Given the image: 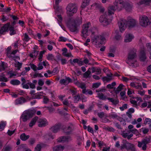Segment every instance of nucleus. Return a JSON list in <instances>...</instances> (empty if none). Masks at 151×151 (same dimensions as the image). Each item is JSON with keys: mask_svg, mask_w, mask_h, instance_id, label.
<instances>
[{"mask_svg": "<svg viewBox=\"0 0 151 151\" xmlns=\"http://www.w3.org/2000/svg\"><path fill=\"white\" fill-rule=\"evenodd\" d=\"M29 65L30 66L31 68L34 71H35L37 70V66L34 64L30 63Z\"/></svg>", "mask_w": 151, "mask_h": 151, "instance_id": "680f3d73", "label": "nucleus"}, {"mask_svg": "<svg viewBox=\"0 0 151 151\" xmlns=\"http://www.w3.org/2000/svg\"><path fill=\"white\" fill-rule=\"evenodd\" d=\"M62 51V55L65 57H71L72 56L70 52L68 51L66 48H64L63 49Z\"/></svg>", "mask_w": 151, "mask_h": 151, "instance_id": "393cba45", "label": "nucleus"}, {"mask_svg": "<svg viewBox=\"0 0 151 151\" xmlns=\"http://www.w3.org/2000/svg\"><path fill=\"white\" fill-rule=\"evenodd\" d=\"M137 23V21L132 18H130L127 21V25L129 28H131L135 26Z\"/></svg>", "mask_w": 151, "mask_h": 151, "instance_id": "ddd939ff", "label": "nucleus"}, {"mask_svg": "<svg viewBox=\"0 0 151 151\" xmlns=\"http://www.w3.org/2000/svg\"><path fill=\"white\" fill-rule=\"evenodd\" d=\"M97 31L96 28L94 27H91V23L88 22L83 25L81 35L86 38L89 35V32L91 33V35H94Z\"/></svg>", "mask_w": 151, "mask_h": 151, "instance_id": "7ed1b4c3", "label": "nucleus"}, {"mask_svg": "<svg viewBox=\"0 0 151 151\" xmlns=\"http://www.w3.org/2000/svg\"><path fill=\"white\" fill-rule=\"evenodd\" d=\"M124 3L123 0H115L113 5L118 11L122 10L124 7Z\"/></svg>", "mask_w": 151, "mask_h": 151, "instance_id": "1a4fd4ad", "label": "nucleus"}, {"mask_svg": "<svg viewBox=\"0 0 151 151\" xmlns=\"http://www.w3.org/2000/svg\"><path fill=\"white\" fill-rule=\"evenodd\" d=\"M35 113L36 110L34 109L26 110L23 113L21 116L20 119L23 122H26Z\"/></svg>", "mask_w": 151, "mask_h": 151, "instance_id": "423d86ee", "label": "nucleus"}, {"mask_svg": "<svg viewBox=\"0 0 151 151\" xmlns=\"http://www.w3.org/2000/svg\"><path fill=\"white\" fill-rule=\"evenodd\" d=\"M61 127V124L58 123L53 126L50 128V130L53 132L56 133L60 130Z\"/></svg>", "mask_w": 151, "mask_h": 151, "instance_id": "dca6fc26", "label": "nucleus"}, {"mask_svg": "<svg viewBox=\"0 0 151 151\" xmlns=\"http://www.w3.org/2000/svg\"><path fill=\"white\" fill-rule=\"evenodd\" d=\"M11 50V47L10 46H9L7 48L6 50V52L7 56L10 55V53L12 52Z\"/></svg>", "mask_w": 151, "mask_h": 151, "instance_id": "4d7b16f0", "label": "nucleus"}, {"mask_svg": "<svg viewBox=\"0 0 151 151\" xmlns=\"http://www.w3.org/2000/svg\"><path fill=\"white\" fill-rule=\"evenodd\" d=\"M6 124V122L3 121H1L0 123V131H1L4 129Z\"/></svg>", "mask_w": 151, "mask_h": 151, "instance_id": "37998d69", "label": "nucleus"}, {"mask_svg": "<svg viewBox=\"0 0 151 151\" xmlns=\"http://www.w3.org/2000/svg\"><path fill=\"white\" fill-rule=\"evenodd\" d=\"M116 85V83L115 82H112L111 84H108L106 86V88L109 89H111L113 88L114 86H115Z\"/></svg>", "mask_w": 151, "mask_h": 151, "instance_id": "09e8293b", "label": "nucleus"}, {"mask_svg": "<svg viewBox=\"0 0 151 151\" xmlns=\"http://www.w3.org/2000/svg\"><path fill=\"white\" fill-rule=\"evenodd\" d=\"M8 29L9 31L10 35H13L16 33V31L14 29V28L13 26L10 25L9 24L8 27Z\"/></svg>", "mask_w": 151, "mask_h": 151, "instance_id": "72a5a7b5", "label": "nucleus"}, {"mask_svg": "<svg viewBox=\"0 0 151 151\" xmlns=\"http://www.w3.org/2000/svg\"><path fill=\"white\" fill-rule=\"evenodd\" d=\"M118 24L120 31L121 32L125 30L127 26V21L124 19H121Z\"/></svg>", "mask_w": 151, "mask_h": 151, "instance_id": "9b49d317", "label": "nucleus"}, {"mask_svg": "<svg viewBox=\"0 0 151 151\" xmlns=\"http://www.w3.org/2000/svg\"><path fill=\"white\" fill-rule=\"evenodd\" d=\"M10 83L14 85H17L20 84V81L18 80H13L10 81Z\"/></svg>", "mask_w": 151, "mask_h": 151, "instance_id": "a19ab883", "label": "nucleus"}, {"mask_svg": "<svg viewBox=\"0 0 151 151\" xmlns=\"http://www.w3.org/2000/svg\"><path fill=\"white\" fill-rule=\"evenodd\" d=\"M151 3V0H143L140 1L138 3L139 5L143 4L149 5Z\"/></svg>", "mask_w": 151, "mask_h": 151, "instance_id": "58836bf2", "label": "nucleus"}, {"mask_svg": "<svg viewBox=\"0 0 151 151\" xmlns=\"http://www.w3.org/2000/svg\"><path fill=\"white\" fill-rule=\"evenodd\" d=\"M22 81L21 85L23 88L28 89L29 88L34 89L35 88V84L37 81L35 80L33 81L32 83L28 80H26L24 78L22 77L21 79Z\"/></svg>", "mask_w": 151, "mask_h": 151, "instance_id": "39448f33", "label": "nucleus"}, {"mask_svg": "<svg viewBox=\"0 0 151 151\" xmlns=\"http://www.w3.org/2000/svg\"><path fill=\"white\" fill-rule=\"evenodd\" d=\"M134 38V36L132 35L131 34H127L125 35V38L124 40V42H129L132 41V39Z\"/></svg>", "mask_w": 151, "mask_h": 151, "instance_id": "4be33fe9", "label": "nucleus"}, {"mask_svg": "<svg viewBox=\"0 0 151 151\" xmlns=\"http://www.w3.org/2000/svg\"><path fill=\"white\" fill-rule=\"evenodd\" d=\"M107 99L109 101L112 103V105L116 106L119 103V101L117 99H114L110 98H107Z\"/></svg>", "mask_w": 151, "mask_h": 151, "instance_id": "cd10ccee", "label": "nucleus"}, {"mask_svg": "<svg viewBox=\"0 0 151 151\" xmlns=\"http://www.w3.org/2000/svg\"><path fill=\"white\" fill-rule=\"evenodd\" d=\"M7 81L8 79L7 78L3 76H0V81L7 82Z\"/></svg>", "mask_w": 151, "mask_h": 151, "instance_id": "864d4df0", "label": "nucleus"}, {"mask_svg": "<svg viewBox=\"0 0 151 151\" xmlns=\"http://www.w3.org/2000/svg\"><path fill=\"white\" fill-rule=\"evenodd\" d=\"M96 141L97 142V143L99 145V147H101L103 146H104V143L103 142H101L98 139H96Z\"/></svg>", "mask_w": 151, "mask_h": 151, "instance_id": "052dcab7", "label": "nucleus"}, {"mask_svg": "<svg viewBox=\"0 0 151 151\" xmlns=\"http://www.w3.org/2000/svg\"><path fill=\"white\" fill-rule=\"evenodd\" d=\"M71 80L69 77H68L66 79H61L60 81V83L64 85H67L71 82Z\"/></svg>", "mask_w": 151, "mask_h": 151, "instance_id": "c85d7f7f", "label": "nucleus"}, {"mask_svg": "<svg viewBox=\"0 0 151 151\" xmlns=\"http://www.w3.org/2000/svg\"><path fill=\"white\" fill-rule=\"evenodd\" d=\"M7 67V64L4 62L0 63V72L4 70Z\"/></svg>", "mask_w": 151, "mask_h": 151, "instance_id": "473e14b6", "label": "nucleus"}, {"mask_svg": "<svg viewBox=\"0 0 151 151\" xmlns=\"http://www.w3.org/2000/svg\"><path fill=\"white\" fill-rule=\"evenodd\" d=\"M133 5L131 2H126L124 3V7L126 10L128 11H130L132 9Z\"/></svg>", "mask_w": 151, "mask_h": 151, "instance_id": "b1692460", "label": "nucleus"}, {"mask_svg": "<svg viewBox=\"0 0 151 151\" xmlns=\"http://www.w3.org/2000/svg\"><path fill=\"white\" fill-rule=\"evenodd\" d=\"M66 10L67 16L71 17L77 12L78 8L75 4L70 3L67 6Z\"/></svg>", "mask_w": 151, "mask_h": 151, "instance_id": "6e6552de", "label": "nucleus"}, {"mask_svg": "<svg viewBox=\"0 0 151 151\" xmlns=\"http://www.w3.org/2000/svg\"><path fill=\"white\" fill-rule=\"evenodd\" d=\"M47 108L50 113L53 112L55 110V109L52 107H47Z\"/></svg>", "mask_w": 151, "mask_h": 151, "instance_id": "69168bd1", "label": "nucleus"}, {"mask_svg": "<svg viewBox=\"0 0 151 151\" xmlns=\"http://www.w3.org/2000/svg\"><path fill=\"white\" fill-rule=\"evenodd\" d=\"M38 126L39 127L45 126L48 124V122L46 119H40L38 121Z\"/></svg>", "mask_w": 151, "mask_h": 151, "instance_id": "2eb2a0df", "label": "nucleus"}, {"mask_svg": "<svg viewBox=\"0 0 151 151\" xmlns=\"http://www.w3.org/2000/svg\"><path fill=\"white\" fill-rule=\"evenodd\" d=\"M130 86L136 89L141 90L142 89L141 84L140 83L136 82H131L130 84Z\"/></svg>", "mask_w": 151, "mask_h": 151, "instance_id": "6ab92c4d", "label": "nucleus"}, {"mask_svg": "<svg viewBox=\"0 0 151 151\" xmlns=\"http://www.w3.org/2000/svg\"><path fill=\"white\" fill-rule=\"evenodd\" d=\"M82 93L86 95H87L88 94L92 95L93 94V92L91 91L86 90V89H84L82 90Z\"/></svg>", "mask_w": 151, "mask_h": 151, "instance_id": "8fccbe9b", "label": "nucleus"}, {"mask_svg": "<svg viewBox=\"0 0 151 151\" xmlns=\"http://www.w3.org/2000/svg\"><path fill=\"white\" fill-rule=\"evenodd\" d=\"M127 108V104H123L122 107H119V109L122 111L124 110V109Z\"/></svg>", "mask_w": 151, "mask_h": 151, "instance_id": "0e129e2a", "label": "nucleus"}, {"mask_svg": "<svg viewBox=\"0 0 151 151\" xmlns=\"http://www.w3.org/2000/svg\"><path fill=\"white\" fill-rule=\"evenodd\" d=\"M68 27L70 31L73 32H77V27L81 24V19L78 17L76 19L74 20L72 18H70L66 22Z\"/></svg>", "mask_w": 151, "mask_h": 151, "instance_id": "f03ea898", "label": "nucleus"}, {"mask_svg": "<svg viewBox=\"0 0 151 151\" xmlns=\"http://www.w3.org/2000/svg\"><path fill=\"white\" fill-rule=\"evenodd\" d=\"M64 148V146L61 145H58L53 148V151H63Z\"/></svg>", "mask_w": 151, "mask_h": 151, "instance_id": "c9c22d12", "label": "nucleus"}, {"mask_svg": "<svg viewBox=\"0 0 151 151\" xmlns=\"http://www.w3.org/2000/svg\"><path fill=\"white\" fill-rule=\"evenodd\" d=\"M91 41L92 44L96 47H99L103 44L106 40L105 38L102 35H91Z\"/></svg>", "mask_w": 151, "mask_h": 151, "instance_id": "20e7f679", "label": "nucleus"}, {"mask_svg": "<svg viewBox=\"0 0 151 151\" xmlns=\"http://www.w3.org/2000/svg\"><path fill=\"white\" fill-rule=\"evenodd\" d=\"M72 140V138L70 136H63L59 138L58 139V141L59 142H68Z\"/></svg>", "mask_w": 151, "mask_h": 151, "instance_id": "4468645a", "label": "nucleus"}, {"mask_svg": "<svg viewBox=\"0 0 151 151\" xmlns=\"http://www.w3.org/2000/svg\"><path fill=\"white\" fill-rule=\"evenodd\" d=\"M98 116L101 119V121L104 123L108 122L109 120L106 118V115L103 112L98 113Z\"/></svg>", "mask_w": 151, "mask_h": 151, "instance_id": "f8f14e48", "label": "nucleus"}, {"mask_svg": "<svg viewBox=\"0 0 151 151\" xmlns=\"http://www.w3.org/2000/svg\"><path fill=\"white\" fill-rule=\"evenodd\" d=\"M107 76L104 77L102 78V79L104 81L109 82L113 79V74L110 72L109 73L107 74Z\"/></svg>", "mask_w": 151, "mask_h": 151, "instance_id": "aec40b11", "label": "nucleus"}, {"mask_svg": "<svg viewBox=\"0 0 151 151\" xmlns=\"http://www.w3.org/2000/svg\"><path fill=\"white\" fill-rule=\"evenodd\" d=\"M44 95H45V94L43 91H41L35 93V96H33V97L35 99H41V97Z\"/></svg>", "mask_w": 151, "mask_h": 151, "instance_id": "7c9ffc66", "label": "nucleus"}, {"mask_svg": "<svg viewBox=\"0 0 151 151\" xmlns=\"http://www.w3.org/2000/svg\"><path fill=\"white\" fill-rule=\"evenodd\" d=\"M122 135L124 138H127L128 139H129L131 137H133V134L132 133L130 134L129 130H128L127 132H123L122 134Z\"/></svg>", "mask_w": 151, "mask_h": 151, "instance_id": "bb28decb", "label": "nucleus"}, {"mask_svg": "<svg viewBox=\"0 0 151 151\" xmlns=\"http://www.w3.org/2000/svg\"><path fill=\"white\" fill-rule=\"evenodd\" d=\"M7 75L9 76V78H11L13 77L14 76H16V73L14 72H13L12 71H9L7 73Z\"/></svg>", "mask_w": 151, "mask_h": 151, "instance_id": "de8ad7c7", "label": "nucleus"}, {"mask_svg": "<svg viewBox=\"0 0 151 151\" xmlns=\"http://www.w3.org/2000/svg\"><path fill=\"white\" fill-rule=\"evenodd\" d=\"M105 129L111 132H114L115 131L114 129L111 127H106Z\"/></svg>", "mask_w": 151, "mask_h": 151, "instance_id": "e2e57ef3", "label": "nucleus"}, {"mask_svg": "<svg viewBox=\"0 0 151 151\" xmlns=\"http://www.w3.org/2000/svg\"><path fill=\"white\" fill-rule=\"evenodd\" d=\"M118 116L117 114L114 113H112L110 114L109 115V117L113 119H117Z\"/></svg>", "mask_w": 151, "mask_h": 151, "instance_id": "a18cd8bd", "label": "nucleus"}, {"mask_svg": "<svg viewBox=\"0 0 151 151\" xmlns=\"http://www.w3.org/2000/svg\"><path fill=\"white\" fill-rule=\"evenodd\" d=\"M90 0H83V2L81 5V7L84 8L87 6L89 4Z\"/></svg>", "mask_w": 151, "mask_h": 151, "instance_id": "ea45409f", "label": "nucleus"}, {"mask_svg": "<svg viewBox=\"0 0 151 151\" xmlns=\"http://www.w3.org/2000/svg\"><path fill=\"white\" fill-rule=\"evenodd\" d=\"M24 40L26 42H27L29 40L30 38L28 35L26 34L25 33L24 34Z\"/></svg>", "mask_w": 151, "mask_h": 151, "instance_id": "6e6d98bb", "label": "nucleus"}, {"mask_svg": "<svg viewBox=\"0 0 151 151\" xmlns=\"http://www.w3.org/2000/svg\"><path fill=\"white\" fill-rule=\"evenodd\" d=\"M74 84L77 86L78 87L80 85V84L82 83V82L81 81H78L77 79H75L74 80Z\"/></svg>", "mask_w": 151, "mask_h": 151, "instance_id": "13d9d810", "label": "nucleus"}, {"mask_svg": "<svg viewBox=\"0 0 151 151\" xmlns=\"http://www.w3.org/2000/svg\"><path fill=\"white\" fill-rule=\"evenodd\" d=\"M114 39L116 40H120L122 39V37L120 35L117 34V32H115L114 33Z\"/></svg>", "mask_w": 151, "mask_h": 151, "instance_id": "79ce46f5", "label": "nucleus"}, {"mask_svg": "<svg viewBox=\"0 0 151 151\" xmlns=\"http://www.w3.org/2000/svg\"><path fill=\"white\" fill-rule=\"evenodd\" d=\"M11 148L9 146H6L3 148L2 151H11Z\"/></svg>", "mask_w": 151, "mask_h": 151, "instance_id": "bf43d9fd", "label": "nucleus"}, {"mask_svg": "<svg viewBox=\"0 0 151 151\" xmlns=\"http://www.w3.org/2000/svg\"><path fill=\"white\" fill-rule=\"evenodd\" d=\"M139 21V25L143 28L147 27L151 24V22L148 18L145 15L140 16Z\"/></svg>", "mask_w": 151, "mask_h": 151, "instance_id": "0eeeda50", "label": "nucleus"}, {"mask_svg": "<svg viewBox=\"0 0 151 151\" xmlns=\"http://www.w3.org/2000/svg\"><path fill=\"white\" fill-rule=\"evenodd\" d=\"M129 131L130 133H132L136 134H139L138 131L136 129H132L128 130Z\"/></svg>", "mask_w": 151, "mask_h": 151, "instance_id": "49530a36", "label": "nucleus"}, {"mask_svg": "<svg viewBox=\"0 0 151 151\" xmlns=\"http://www.w3.org/2000/svg\"><path fill=\"white\" fill-rule=\"evenodd\" d=\"M140 61L142 62L147 63V57H139Z\"/></svg>", "mask_w": 151, "mask_h": 151, "instance_id": "774afa93", "label": "nucleus"}, {"mask_svg": "<svg viewBox=\"0 0 151 151\" xmlns=\"http://www.w3.org/2000/svg\"><path fill=\"white\" fill-rule=\"evenodd\" d=\"M42 148L41 144H38L35 148V151H41Z\"/></svg>", "mask_w": 151, "mask_h": 151, "instance_id": "603ef678", "label": "nucleus"}, {"mask_svg": "<svg viewBox=\"0 0 151 151\" xmlns=\"http://www.w3.org/2000/svg\"><path fill=\"white\" fill-rule=\"evenodd\" d=\"M137 50L136 49L133 48L130 50L128 53L129 57H136V55Z\"/></svg>", "mask_w": 151, "mask_h": 151, "instance_id": "c756f323", "label": "nucleus"}, {"mask_svg": "<svg viewBox=\"0 0 151 151\" xmlns=\"http://www.w3.org/2000/svg\"><path fill=\"white\" fill-rule=\"evenodd\" d=\"M137 60L136 57H128L126 60V63L130 66H133Z\"/></svg>", "mask_w": 151, "mask_h": 151, "instance_id": "f3484780", "label": "nucleus"}, {"mask_svg": "<svg viewBox=\"0 0 151 151\" xmlns=\"http://www.w3.org/2000/svg\"><path fill=\"white\" fill-rule=\"evenodd\" d=\"M101 84V83H93V87L94 88H97L100 86Z\"/></svg>", "mask_w": 151, "mask_h": 151, "instance_id": "338daca9", "label": "nucleus"}, {"mask_svg": "<svg viewBox=\"0 0 151 151\" xmlns=\"http://www.w3.org/2000/svg\"><path fill=\"white\" fill-rule=\"evenodd\" d=\"M127 150H131L132 151H135V148L133 144L129 143L127 142Z\"/></svg>", "mask_w": 151, "mask_h": 151, "instance_id": "2f4dec72", "label": "nucleus"}, {"mask_svg": "<svg viewBox=\"0 0 151 151\" xmlns=\"http://www.w3.org/2000/svg\"><path fill=\"white\" fill-rule=\"evenodd\" d=\"M68 40L65 37L63 36H60L59 37L58 41L60 42H66Z\"/></svg>", "mask_w": 151, "mask_h": 151, "instance_id": "5fc2aeb1", "label": "nucleus"}, {"mask_svg": "<svg viewBox=\"0 0 151 151\" xmlns=\"http://www.w3.org/2000/svg\"><path fill=\"white\" fill-rule=\"evenodd\" d=\"M9 25V23H8L1 28L0 30V36L1 35L4 34L5 32L8 31Z\"/></svg>", "mask_w": 151, "mask_h": 151, "instance_id": "5701e85b", "label": "nucleus"}, {"mask_svg": "<svg viewBox=\"0 0 151 151\" xmlns=\"http://www.w3.org/2000/svg\"><path fill=\"white\" fill-rule=\"evenodd\" d=\"M90 69V68H89L88 70L85 72L83 75V77L87 78H90L91 76V72L89 70Z\"/></svg>", "mask_w": 151, "mask_h": 151, "instance_id": "e433bc0d", "label": "nucleus"}, {"mask_svg": "<svg viewBox=\"0 0 151 151\" xmlns=\"http://www.w3.org/2000/svg\"><path fill=\"white\" fill-rule=\"evenodd\" d=\"M75 128V126L74 124H68L66 128L63 129V130L64 132L66 134H71Z\"/></svg>", "mask_w": 151, "mask_h": 151, "instance_id": "9d476101", "label": "nucleus"}, {"mask_svg": "<svg viewBox=\"0 0 151 151\" xmlns=\"http://www.w3.org/2000/svg\"><path fill=\"white\" fill-rule=\"evenodd\" d=\"M29 136L26 135L24 133L21 134L20 136V139L23 141H25L29 138Z\"/></svg>", "mask_w": 151, "mask_h": 151, "instance_id": "4c0bfd02", "label": "nucleus"}, {"mask_svg": "<svg viewBox=\"0 0 151 151\" xmlns=\"http://www.w3.org/2000/svg\"><path fill=\"white\" fill-rule=\"evenodd\" d=\"M27 101L26 99L23 97H20L16 99L15 101L16 105L22 104Z\"/></svg>", "mask_w": 151, "mask_h": 151, "instance_id": "412c9836", "label": "nucleus"}, {"mask_svg": "<svg viewBox=\"0 0 151 151\" xmlns=\"http://www.w3.org/2000/svg\"><path fill=\"white\" fill-rule=\"evenodd\" d=\"M98 96L101 100H105L106 99V96L104 95L102 93H99L98 94Z\"/></svg>", "mask_w": 151, "mask_h": 151, "instance_id": "c03bdc74", "label": "nucleus"}, {"mask_svg": "<svg viewBox=\"0 0 151 151\" xmlns=\"http://www.w3.org/2000/svg\"><path fill=\"white\" fill-rule=\"evenodd\" d=\"M74 102L75 103H77L81 99V97L79 95H77L76 96L74 97Z\"/></svg>", "mask_w": 151, "mask_h": 151, "instance_id": "3c124183", "label": "nucleus"}, {"mask_svg": "<svg viewBox=\"0 0 151 151\" xmlns=\"http://www.w3.org/2000/svg\"><path fill=\"white\" fill-rule=\"evenodd\" d=\"M138 146L139 147H141L143 150H145L147 148L146 143L145 141H143L142 142H138Z\"/></svg>", "mask_w": 151, "mask_h": 151, "instance_id": "a878e982", "label": "nucleus"}, {"mask_svg": "<svg viewBox=\"0 0 151 151\" xmlns=\"http://www.w3.org/2000/svg\"><path fill=\"white\" fill-rule=\"evenodd\" d=\"M38 118L37 116H35L33 118L29 123V127H32L33 125H34L35 124Z\"/></svg>", "mask_w": 151, "mask_h": 151, "instance_id": "f704fd0d", "label": "nucleus"}, {"mask_svg": "<svg viewBox=\"0 0 151 151\" xmlns=\"http://www.w3.org/2000/svg\"><path fill=\"white\" fill-rule=\"evenodd\" d=\"M14 59L15 60V63H14L15 67L17 70H20V68H22V63H20L18 61H17L15 59H17L19 60V57H13Z\"/></svg>", "mask_w": 151, "mask_h": 151, "instance_id": "a211bd4d", "label": "nucleus"}, {"mask_svg": "<svg viewBox=\"0 0 151 151\" xmlns=\"http://www.w3.org/2000/svg\"><path fill=\"white\" fill-rule=\"evenodd\" d=\"M117 9L113 6H109L108 8V14H104L101 15L99 18V21L104 26H107L111 22L113 17L112 15Z\"/></svg>", "mask_w": 151, "mask_h": 151, "instance_id": "f257e3e1", "label": "nucleus"}]
</instances>
